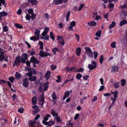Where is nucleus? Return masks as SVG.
Here are the masks:
<instances>
[{
	"instance_id": "0e129e2a",
	"label": "nucleus",
	"mask_w": 127,
	"mask_h": 127,
	"mask_svg": "<svg viewBox=\"0 0 127 127\" xmlns=\"http://www.w3.org/2000/svg\"><path fill=\"white\" fill-rule=\"evenodd\" d=\"M74 35H75L76 36V39H77V41H78L79 38V36L78 35L76 34H75Z\"/></svg>"
},
{
	"instance_id": "f704fd0d",
	"label": "nucleus",
	"mask_w": 127,
	"mask_h": 127,
	"mask_svg": "<svg viewBox=\"0 0 127 127\" xmlns=\"http://www.w3.org/2000/svg\"><path fill=\"white\" fill-rule=\"evenodd\" d=\"M59 50V49L57 47H55V48L52 49V52L54 53V54H56V52L58 51Z\"/></svg>"
},
{
	"instance_id": "a211bd4d",
	"label": "nucleus",
	"mask_w": 127,
	"mask_h": 127,
	"mask_svg": "<svg viewBox=\"0 0 127 127\" xmlns=\"http://www.w3.org/2000/svg\"><path fill=\"white\" fill-rule=\"evenodd\" d=\"M21 57L23 61H24V63H25V60H27L28 59V54L26 53H24L22 55Z\"/></svg>"
},
{
	"instance_id": "774afa93",
	"label": "nucleus",
	"mask_w": 127,
	"mask_h": 127,
	"mask_svg": "<svg viewBox=\"0 0 127 127\" xmlns=\"http://www.w3.org/2000/svg\"><path fill=\"white\" fill-rule=\"evenodd\" d=\"M22 12V10L21 9H20L18 10L17 11V14L18 15H20L21 14Z\"/></svg>"
},
{
	"instance_id": "dca6fc26",
	"label": "nucleus",
	"mask_w": 127,
	"mask_h": 127,
	"mask_svg": "<svg viewBox=\"0 0 127 127\" xmlns=\"http://www.w3.org/2000/svg\"><path fill=\"white\" fill-rule=\"evenodd\" d=\"M50 74L51 72L50 71L48 70L46 72L45 75L44 77L47 80L50 77Z\"/></svg>"
},
{
	"instance_id": "f03ea898",
	"label": "nucleus",
	"mask_w": 127,
	"mask_h": 127,
	"mask_svg": "<svg viewBox=\"0 0 127 127\" xmlns=\"http://www.w3.org/2000/svg\"><path fill=\"white\" fill-rule=\"evenodd\" d=\"M120 14V17L122 19H125L121 21L120 23V26H122L125 24H127V21L125 19L127 16V11L123 9Z\"/></svg>"
},
{
	"instance_id": "412c9836",
	"label": "nucleus",
	"mask_w": 127,
	"mask_h": 127,
	"mask_svg": "<svg viewBox=\"0 0 127 127\" xmlns=\"http://www.w3.org/2000/svg\"><path fill=\"white\" fill-rule=\"evenodd\" d=\"M28 71L29 73H31L35 75L36 73V71L34 69V68H29L28 70Z\"/></svg>"
},
{
	"instance_id": "f8f14e48",
	"label": "nucleus",
	"mask_w": 127,
	"mask_h": 127,
	"mask_svg": "<svg viewBox=\"0 0 127 127\" xmlns=\"http://www.w3.org/2000/svg\"><path fill=\"white\" fill-rule=\"evenodd\" d=\"M57 39L59 43L62 45H64V42L63 37L61 36H57Z\"/></svg>"
},
{
	"instance_id": "37998d69",
	"label": "nucleus",
	"mask_w": 127,
	"mask_h": 127,
	"mask_svg": "<svg viewBox=\"0 0 127 127\" xmlns=\"http://www.w3.org/2000/svg\"><path fill=\"white\" fill-rule=\"evenodd\" d=\"M51 69L53 71L56 68L57 66L55 65H52L50 66Z\"/></svg>"
},
{
	"instance_id": "e433bc0d",
	"label": "nucleus",
	"mask_w": 127,
	"mask_h": 127,
	"mask_svg": "<svg viewBox=\"0 0 127 127\" xmlns=\"http://www.w3.org/2000/svg\"><path fill=\"white\" fill-rule=\"evenodd\" d=\"M87 99L86 97H84L81 98L80 100V102L81 104H82L84 103V101Z\"/></svg>"
},
{
	"instance_id": "473e14b6",
	"label": "nucleus",
	"mask_w": 127,
	"mask_h": 127,
	"mask_svg": "<svg viewBox=\"0 0 127 127\" xmlns=\"http://www.w3.org/2000/svg\"><path fill=\"white\" fill-rule=\"evenodd\" d=\"M101 32L99 30L97 32L95 33V35L96 36L100 37L101 36Z\"/></svg>"
},
{
	"instance_id": "4d7b16f0",
	"label": "nucleus",
	"mask_w": 127,
	"mask_h": 127,
	"mask_svg": "<svg viewBox=\"0 0 127 127\" xmlns=\"http://www.w3.org/2000/svg\"><path fill=\"white\" fill-rule=\"evenodd\" d=\"M18 111L19 113H22L24 111L23 108L21 107L18 109Z\"/></svg>"
},
{
	"instance_id": "e2e57ef3",
	"label": "nucleus",
	"mask_w": 127,
	"mask_h": 127,
	"mask_svg": "<svg viewBox=\"0 0 127 127\" xmlns=\"http://www.w3.org/2000/svg\"><path fill=\"white\" fill-rule=\"evenodd\" d=\"M111 99L113 101L112 103H113V104H114L116 100V98H114L112 97H111Z\"/></svg>"
},
{
	"instance_id": "5701e85b",
	"label": "nucleus",
	"mask_w": 127,
	"mask_h": 127,
	"mask_svg": "<svg viewBox=\"0 0 127 127\" xmlns=\"http://www.w3.org/2000/svg\"><path fill=\"white\" fill-rule=\"evenodd\" d=\"M28 1L29 3H32L33 5L37 3V1L36 0H28Z\"/></svg>"
},
{
	"instance_id": "6ab92c4d",
	"label": "nucleus",
	"mask_w": 127,
	"mask_h": 127,
	"mask_svg": "<svg viewBox=\"0 0 127 127\" xmlns=\"http://www.w3.org/2000/svg\"><path fill=\"white\" fill-rule=\"evenodd\" d=\"M70 91H66L64 93V95L63 98V100H64L67 97L70 95Z\"/></svg>"
},
{
	"instance_id": "ddd939ff",
	"label": "nucleus",
	"mask_w": 127,
	"mask_h": 127,
	"mask_svg": "<svg viewBox=\"0 0 127 127\" xmlns=\"http://www.w3.org/2000/svg\"><path fill=\"white\" fill-rule=\"evenodd\" d=\"M29 82L28 79L27 78L24 79L23 81L22 85L25 87H27L29 85Z\"/></svg>"
},
{
	"instance_id": "4468645a",
	"label": "nucleus",
	"mask_w": 127,
	"mask_h": 127,
	"mask_svg": "<svg viewBox=\"0 0 127 127\" xmlns=\"http://www.w3.org/2000/svg\"><path fill=\"white\" fill-rule=\"evenodd\" d=\"M32 108L34 109L32 111V113L33 115H35V114L39 112V109L38 107L36 105L33 106H32Z\"/></svg>"
},
{
	"instance_id": "c03bdc74",
	"label": "nucleus",
	"mask_w": 127,
	"mask_h": 127,
	"mask_svg": "<svg viewBox=\"0 0 127 127\" xmlns=\"http://www.w3.org/2000/svg\"><path fill=\"white\" fill-rule=\"evenodd\" d=\"M50 38L53 40H54V35L53 32H50Z\"/></svg>"
},
{
	"instance_id": "4be33fe9",
	"label": "nucleus",
	"mask_w": 127,
	"mask_h": 127,
	"mask_svg": "<svg viewBox=\"0 0 127 127\" xmlns=\"http://www.w3.org/2000/svg\"><path fill=\"white\" fill-rule=\"evenodd\" d=\"M63 2L62 0H54L53 3H54L55 5H57Z\"/></svg>"
},
{
	"instance_id": "7ed1b4c3",
	"label": "nucleus",
	"mask_w": 127,
	"mask_h": 127,
	"mask_svg": "<svg viewBox=\"0 0 127 127\" xmlns=\"http://www.w3.org/2000/svg\"><path fill=\"white\" fill-rule=\"evenodd\" d=\"M39 117V114H37L34 118L35 120L30 121H29L30 125L32 127H36L37 125V126H39L40 123L39 122H37L36 121L37 120Z\"/></svg>"
},
{
	"instance_id": "aec40b11",
	"label": "nucleus",
	"mask_w": 127,
	"mask_h": 127,
	"mask_svg": "<svg viewBox=\"0 0 127 127\" xmlns=\"http://www.w3.org/2000/svg\"><path fill=\"white\" fill-rule=\"evenodd\" d=\"M111 71L113 72H114L115 71H117L118 70V68L116 66H112L111 68Z\"/></svg>"
},
{
	"instance_id": "5fc2aeb1",
	"label": "nucleus",
	"mask_w": 127,
	"mask_h": 127,
	"mask_svg": "<svg viewBox=\"0 0 127 127\" xmlns=\"http://www.w3.org/2000/svg\"><path fill=\"white\" fill-rule=\"evenodd\" d=\"M84 6V4L82 3L81 4H80L79 6V7L78 9V10L79 11H80V10Z\"/></svg>"
},
{
	"instance_id": "69168bd1",
	"label": "nucleus",
	"mask_w": 127,
	"mask_h": 127,
	"mask_svg": "<svg viewBox=\"0 0 127 127\" xmlns=\"http://www.w3.org/2000/svg\"><path fill=\"white\" fill-rule=\"evenodd\" d=\"M114 5L113 3H110L109 5V7L111 8H113L114 6Z\"/></svg>"
},
{
	"instance_id": "9b49d317",
	"label": "nucleus",
	"mask_w": 127,
	"mask_h": 127,
	"mask_svg": "<svg viewBox=\"0 0 127 127\" xmlns=\"http://www.w3.org/2000/svg\"><path fill=\"white\" fill-rule=\"evenodd\" d=\"M49 53H47L46 52H43V50H40V57H46L48 56H50Z\"/></svg>"
},
{
	"instance_id": "2eb2a0df",
	"label": "nucleus",
	"mask_w": 127,
	"mask_h": 127,
	"mask_svg": "<svg viewBox=\"0 0 127 127\" xmlns=\"http://www.w3.org/2000/svg\"><path fill=\"white\" fill-rule=\"evenodd\" d=\"M42 123L48 126H51L52 125H54L55 123L54 121H50L48 122H47L45 121H42Z\"/></svg>"
},
{
	"instance_id": "c85d7f7f",
	"label": "nucleus",
	"mask_w": 127,
	"mask_h": 127,
	"mask_svg": "<svg viewBox=\"0 0 127 127\" xmlns=\"http://www.w3.org/2000/svg\"><path fill=\"white\" fill-rule=\"evenodd\" d=\"M81 50L80 48L78 47L76 50V53L78 56H79L80 54Z\"/></svg>"
},
{
	"instance_id": "1a4fd4ad",
	"label": "nucleus",
	"mask_w": 127,
	"mask_h": 127,
	"mask_svg": "<svg viewBox=\"0 0 127 127\" xmlns=\"http://www.w3.org/2000/svg\"><path fill=\"white\" fill-rule=\"evenodd\" d=\"M85 49L88 57L91 58H93V55L90 48L88 47H86Z\"/></svg>"
},
{
	"instance_id": "bf43d9fd",
	"label": "nucleus",
	"mask_w": 127,
	"mask_h": 127,
	"mask_svg": "<svg viewBox=\"0 0 127 127\" xmlns=\"http://www.w3.org/2000/svg\"><path fill=\"white\" fill-rule=\"evenodd\" d=\"M98 15L97 13H94L93 17L95 19V18H96Z\"/></svg>"
},
{
	"instance_id": "c756f323",
	"label": "nucleus",
	"mask_w": 127,
	"mask_h": 127,
	"mask_svg": "<svg viewBox=\"0 0 127 127\" xmlns=\"http://www.w3.org/2000/svg\"><path fill=\"white\" fill-rule=\"evenodd\" d=\"M116 42L115 41H113L110 44V46L111 47L113 48H116Z\"/></svg>"
},
{
	"instance_id": "cd10ccee",
	"label": "nucleus",
	"mask_w": 127,
	"mask_h": 127,
	"mask_svg": "<svg viewBox=\"0 0 127 127\" xmlns=\"http://www.w3.org/2000/svg\"><path fill=\"white\" fill-rule=\"evenodd\" d=\"M21 76V74L18 73V72H16L15 73V78L17 79L18 80H19L20 79Z\"/></svg>"
},
{
	"instance_id": "864d4df0",
	"label": "nucleus",
	"mask_w": 127,
	"mask_h": 127,
	"mask_svg": "<svg viewBox=\"0 0 127 127\" xmlns=\"http://www.w3.org/2000/svg\"><path fill=\"white\" fill-rule=\"evenodd\" d=\"M31 18L32 20H34L35 18V15L33 13L31 14Z\"/></svg>"
},
{
	"instance_id": "7c9ffc66",
	"label": "nucleus",
	"mask_w": 127,
	"mask_h": 127,
	"mask_svg": "<svg viewBox=\"0 0 127 127\" xmlns=\"http://www.w3.org/2000/svg\"><path fill=\"white\" fill-rule=\"evenodd\" d=\"M111 93L114 95V98H116L117 97V95L118 92L117 91H115L114 92H112Z\"/></svg>"
},
{
	"instance_id": "9d476101",
	"label": "nucleus",
	"mask_w": 127,
	"mask_h": 127,
	"mask_svg": "<svg viewBox=\"0 0 127 127\" xmlns=\"http://www.w3.org/2000/svg\"><path fill=\"white\" fill-rule=\"evenodd\" d=\"M28 14H27L26 18L27 20H29L31 19V16L30 14H32L33 13V10L31 8H30L28 10Z\"/></svg>"
},
{
	"instance_id": "58836bf2",
	"label": "nucleus",
	"mask_w": 127,
	"mask_h": 127,
	"mask_svg": "<svg viewBox=\"0 0 127 127\" xmlns=\"http://www.w3.org/2000/svg\"><path fill=\"white\" fill-rule=\"evenodd\" d=\"M36 78L35 76L30 77L29 78V79L31 81H34L36 80Z\"/></svg>"
},
{
	"instance_id": "b1692460",
	"label": "nucleus",
	"mask_w": 127,
	"mask_h": 127,
	"mask_svg": "<svg viewBox=\"0 0 127 127\" xmlns=\"http://www.w3.org/2000/svg\"><path fill=\"white\" fill-rule=\"evenodd\" d=\"M87 24L90 26H94L96 25V23L94 21H91L88 22Z\"/></svg>"
},
{
	"instance_id": "6e6d98bb",
	"label": "nucleus",
	"mask_w": 127,
	"mask_h": 127,
	"mask_svg": "<svg viewBox=\"0 0 127 127\" xmlns=\"http://www.w3.org/2000/svg\"><path fill=\"white\" fill-rule=\"evenodd\" d=\"M127 6V4H126L122 6H119V8L120 9H123L125 8Z\"/></svg>"
},
{
	"instance_id": "72a5a7b5",
	"label": "nucleus",
	"mask_w": 127,
	"mask_h": 127,
	"mask_svg": "<svg viewBox=\"0 0 127 127\" xmlns=\"http://www.w3.org/2000/svg\"><path fill=\"white\" fill-rule=\"evenodd\" d=\"M116 24V23L115 22H113L110 25L109 28L111 29L113 28L115 25Z\"/></svg>"
},
{
	"instance_id": "a19ab883",
	"label": "nucleus",
	"mask_w": 127,
	"mask_h": 127,
	"mask_svg": "<svg viewBox=\"0 0 127 127\" xmlns=\"http://www.w3.org/2000/svg\"><path fill=\"white\" fill-rule=\"evenodd\" d=\"M121 85L122 86H123L126 83V81L124 79H123L121 80Z\"/></svg>"
},
{
	"instance_id": "4c0bfd02",
	"label": "nucleus",
	"mask_w": 127,
	"mask_h": 127,
	"mask_svg": "<svg viewBox=\"0 0 127 127\" xmlns=\"http://www.w3.org/2000/svg\"><path fill=\"white\" fill-rule=\"evenodd\" d=\"M51 117L50 116L49 114H47L44 118V120L43 121H47L48 119V118Z\"/></svg>"
},
{
	"instance_id": "f257e3e1",
	"label": "nucleus",
	"mask_w": 127,
	"mask_h": 127,
	"mask_svg": "<svg viewBox=\"0 0 127 127\" xmlns=\"http://www.w3.org/2000/svg\"><path fill=\"white\" fill-rule=\"evenodd\" d=\"M49 82H47L44 83L41 88L40 87V93H41L42 95L40 99V105L42 106L44 103V93L45 91H46L49 87Z\"/></svg>"
},
{
	"instance_id": "ea45409f",
	"label": "nucleus",
	"mask_w": 127,
	"mask_h": 127,
	"mask_svg": "<svg viewBox=\"0 0 127 127\" xmlns=\"http://www.w3.org/2000/svg\"><path fill=\"white\" fill-rule=\"evenodd\" d=\"M104 60L103 57V55H101L99 58V62L101 64H102Z\"/></svg>"
},
{
	"instance_id": "a18cd8bd",
	"label": "nucleus",
	"mask_w": 127,
	"mask_h": 127,
	"mask_svg": "<svg viewBox=\"0 0 127 127\" xmlns=\"http://www.w3.org/2000/svg\"><path fill=\"white\" fill-rule=\"evenodd\" d=\"M82 75L80 73H78L76 75V78L77 79L79 80L82 77Z\"/></svg>"
},
{
	"instance_id": "39448f33",
	"label": "nucleus",
	"mask_w": 127,
	"mask_h": 127,
	"mask_svg": "<svg viewBox=\"0 0 127 127\" xmlns=\"http://www.w3.org/2000/svg\"><path fill=\"white\" fill-rule=\"evenodd\" d=\"M40 31L37 29H36L35 31L34 32V36L31 37L30 38V40L35 41L38 40L39 38Z\"/></svg>"
},
{
	"instance_id": "338daca9",
	"label": "nucleus",
	"mask_w": 127,
	"mask_h": 127,
	"mask_svg": "<svg viewBox=\"0 0 127 127\" xmlns=\"http://www.w3.org/2000/svg\"><path fill=\"white\" fill-rule=\"evenodd\" d=\"M104 89V87L102 85L100 87L99 89V91H103V89Z\"/></svg>"
},
{
	"instance_id": "423d86ee",
	"label": "nucleus",
	"mask_w": 127,
	"mask_h": 127,
	"mask_svg": "<svg viewBox=\"0 0 127 127\" xmlns=\"http://www.w3.org/2000/svg\"><path fill=\"white\" fill-rule=\"evenodd\" d=\"M22 62L23 63H24V61H23L21 57L19 55L17 56L16 57L15 60L13 63V66H14L15 65H19V63Z\"/></svg>"
},
{
	"instance_id": "79ce46f5",
	"label": "nucleus",
	"mask_w": 127,
	"mask_h": 127,
	"mask_svg": "<svg viewBox=\"0 0 127 127\" xmlns=\"http://www.w3.org/2000/svg\"><path fill=\"white\" fill-rule=\"evenodd\" d=\"M70 16V12L68 11L67 13L66 14V21H69V17Z\"/></svg>"
},
{
	"instance_id": "20e7f679",
	"label": "nucleus",
	"mask_w": 127,
	"mask_h": 127,
	"mask_svg": "<svg viewBox=\"0 0 127 127\" xmlns=\"http://www.w3.org/2000/svg\"><path fill=\"white\" fill-rule=\"evenodd\" d=\"M49 30V29L48 27L45 28L44 29V31L41 34L42 36L40 37V38L41 39L48 40L49 39V35L47 34Z\"/></svg>"
},
{
	"instance_id": "a878e982",
	"label": "nucleus",
	"mask_w": 127,
	"mask_h": 127,
	"mask_svg": "<svg viewBox=\"0 0 127 127\" xmlns=\"http://www.w3.org/2000/svg\"><path fill=\"white\" fill-rule=\"evenodd\" d=\"M66 71L68 72H70L71 71H75V68L73 67L70 68H66Z\"/></svg>"
},
{
	"instance_id": "c9c22d12",
	"label": "nucleus",
	"mask_w": 127,
	"mask_h": 127,
	"mask_svg": "<svg viewBox=\"0 0 127 127\" xmlns=\"http://www.w3.org/2000/svg\"><path fill=\"white\" fill-rule=\"evenodd\" d=\"M119 84L120 83L119 82L115 83L114 84V87L116 88H119L120 87Z\"/></svg>"
},
{
	"instance_id": "680f3d73",
	"label": "nucleus",
	"mask_w": 127,
	"mask_h": 127,
	"mask_svg": "<svg viewBox=\"0 0 127 127\" xmlns=\"http://www.w3.org/2000/svg\"><path fill=\"white\" fill-rule=\"evenodd\" d=\"M97 97L95 96H94L93 99H92V101L93 102H94L97 100Z\"/></svg>"
},
{
	"instance_id": "49530a36",
	"label": "nucleus",
	"mask_w": 127,
	"mask_h": 127,
	"mask_svg": "<svg viewBox=\"0 0 127 127\" xmlns=\"http://www.w3.org/2000/svg\"><path fill=\"white\" fill-rule=\"evenodd\" d=\"M94 56V58L95 59H96L98 55V53L94 51L93 52Z\"/></svg>"
},
{
	"instance_id": "2f4dec72",
	"label": "nucleus",
	"mask_w": 127,
	"mask_h": 127,
	"mask_svg": "<svg viewBox=\"0 0 127 127\" xmlns=\"http://www.w3.org/2000/svg\"><path fill=\"white\" fill-rule=\"evenodd\" d=\"M52 98L53 99V101L54 102V100H56L57 98L56 95L54 93H53L52 95Z\"/></svg>"
},
{
	"instance_id": "8fccbe9b",
	"label": "nucleus",
	"mask_w": 127,
	"mask_h": 127,
	"mask_svg": "<svg viewBox=\"0 0 127 127\" xmlns=\"http://www.w3.org/2000/svg\"><path fill=\"white\" fill-rule=\"evenodd\" d=\"M15 25L17 28L20 29H21L23 27L22 25L19 24H16Z\"/></svg>"
},
{
	"instance_id": "bb28decb",
	"label": "nucleus",
	"mask_w": 127,
	"mask_h": 127,
	"mask_svg": "<svg viewBox=\"0 0 127 127\" xmlns=\"http://www.w3.org/2000/svg\"><path fill=\"white\" fill-rule=\"evenodd\" d=\"M37 100V98L35 97H34L32 98V104H35L36 103Z\"/></svg>"
},
{
	"instance_id": "0eeeda50",
	"label": "nucleus",
	"mask_w": 127,
	"mask_h": 127,
	"mask_svg": "<svg viewBox=\"0 0 127 127\" xmlns=\"http://www.w3.org/2000/svg\"><path fill=\"white\" fill-rule=\"evenodd\" d=\"M51 114L54 117H55L54 118V120H56L58 122H61V120L59 117L58 116V115L56 113L55 111L53 109H52V111L51 112Z\"/></svg>"
},
{
	"instance_id": "3c124183",
	"label": "nucleus",
	"mask_w": 127,
	"mask_h": 127,
	"mask_svg": "<svg viewBox=\"0 0 127 127\" xmlns=\"http://www.w3.org/2000/svg\"><path fill=\"white\" fill-rule=\"evenodd\" d=\"M57 78L58 79L56 80V81L57 82H61V77L59 75L57 76Z\"/></svg>"
},
{
	"instance_id": "f3484780",
	"label": "nucleus",
	"mask_w": 127,
	"mask_h": 127,
	"mask_svg": "<svg viewBox=\"0 0 127 127\" xmlns=\"http://www.w3.org/2000/svg\"><path fill=\"white\" fill-rule=\"evenodd\" d=\"M30 61L31 62L35 64L38 63H39L37 61V59L35 58L33 56H32V57Z\"/></svg>"
},
{
	"instance_id": "09e8293b",
	"label": "nucleus",
	"mask_w": 127,
	"mask_h": 127,
	"mask_svg": "<svg viewBox=\"0 0 127 127\" xmlns=\"http://www.w3.org/2000/svg\"><path fill=\"white\" fill-rule=\"evenodd\" d=\"M14 78L13 77H10L9 78V80L12 83L13 82L14 80Z\"/></svg>"
},
{
	"instance_id": "de8ad7c7",
	"label": "nucleus",
	"mask_w": 127,
	"mask_h": 127,
	"mask_svg": "<svg viewBox=\"0 0 127 127\" xmlns=\"http://www.w3.org/2000/svg\"><path fill=\"white\" fill-rule=\"evenodd\" d=\"M84 70V69L83 68H80L78 70H76L75 71L77 72H83Z\"/></svg>"
},
{
	"instance_id": "052dcab7",
	"label": "nucleus",
	"mask_w": 127,
	"mask_h": 127,
	"mask_svg": "<svg viewBox=\"0 0 127 127\" xmlns=\"http://www.w3.org/2000/svg\"><path fill=\"white\" fill-rule=\"evenodd\" d=\"M43 43L42 41H40V49H43Z\"/></svg>"
},
{
	"instance_id": "603ef678",
	"label": "nucleus",
	"mask_w": 127,
	"mask_h": 127,
	"mask_svg": "<svg viewBox=\"0 0 127 127\" xmlns=\"http://www.w3.org/2000/svg\"><path fill=\"white\" fill-rule=\"evenodd\" d=\"M3 31L4 32H7L8 31V27L6 26H5L3 27Z\"/></svg>"
},
{
	"instance_id": "393cba45",
	"label": "nucleus",
	"mask_w": 127,
	"mask_h": 127,
	"mask_svg": "<svg viewBox=\"0 0 127 127\" xmlns=\"http://www.w3.org/2000/svg\"><path fill=\"white\" fill-rule=\"evenodd\" d=\"M7 14V13L5 11L2 12H0V16L1 17L6 16Z\"/></svg>"
},
{
	"instance_id": "6e6552de",
	"label": "nucleus",
	"mask_w": 127,
	"mask_h": 127,
	"mask_svg": "<svg viewBox=\"0 0 127 127\" xmlns=\"http://www.w3.org/2000/svg\"><path fill=\"white\" fill-rule=\"evenodd\" d=\"M92 64H89L88 65V68L90 70H92L95 68L97 66L96 63L94 61H92L91 62Z\"/></svg>"
},
{
	"instance_id": "13d9d810",
	"label": "nucleus",
	"mask_w": 127,
	"mask_h": 127,
	"mask_svg": "<svg viewBox=\"0 0 127 127\" xmlns=\"http://www.w3.org/2000/svg\"><path fill=\"white\" fill-rule=\"evenodd\" d=\"M70 25L72 27L76 25V23L74 21H72L70 23Z\"/></svg>"
}]
</instances>
